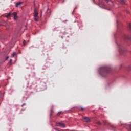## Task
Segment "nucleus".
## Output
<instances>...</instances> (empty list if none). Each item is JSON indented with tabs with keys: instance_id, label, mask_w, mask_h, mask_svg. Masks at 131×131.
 Instances as JSON below:
<instances>
[{
	"instance_id": "nucleus-11",
	"label": "nucleus",
	"mask_w": 131,
	"mask_h": 131,
	"mask_svg": "<svg viewBox=\"0 0 131 131\" xmlns=\"http://www.w3.org/2000/svg\"><path fill=\"white\" fill-rule=\"evenodd\" d=\"M121 4H123V5L125 4V2H124V0H121Z\"/></svg>"
},
{
	"instance_id": "nucleus-16",
	"label": "nucleus",
	"mask_w": 131,
	"mask_h": 131,
	"mask_svg": "<svg viewBox=\"0 0 131 131\" xmlns=\"http://www.w3.org/2000/svg\"><path fill=\"white\" fill-rule=\"evenodd\" d=\"M97 123L98 124V125H100V124H101V122H97Z\"/></svg>"
},
{
	"instance_id": "nucleus-12",
	"label": "nucleus",
	"mask_w": 131,
	"mask_h": 131,
	"mask_svg": "<svg viewBox=\"0 0 131 131\" xmlns=\"http://www.w3.org/2000/svg\"><path fill=\"white\" fill-rule=\"evenodd\" d=\"M128 29H129L130 30H131V25H130V24H129L128 27Z\"/></svg>"
},
{
	"instance_id": "nucleus-20",
	"label": "nucleus",
	"mask_w": 131,
	"mask_h": 131,
	"mask_svg": "<svg viewBox=\"0 0 131 131\" xmlns=\"http://www.w3.org/2000/svg\"><path fill=\"white\" fill-rule=\"evenodd\" d=\"M8 59H9V56H8V57H6V60H8Z\"/></svg>"
},
{
	"instance_id": "nucleus-6",
	"label": "nucleus",
	"mask_w": 131,
	"mask_h": 131,
	"mask_svg": "<svg viewBox=\"0 0 131 131\" xmlns=\"http://www.w3.org/2000/svg\"><path fill=\"white\" fill-rule=\"evenodd\" d=\"M13 15L14 20H17V19H18V16H17V12H14Z\"/></svg>"
},
{
	"instance_id": "nucleus-25",
	"label": "nucleus",
	"mask_w": 131,
	"mask_h": 131,
	"mask_svg": "<svg viewBox=\"0 0 131 131\" xmlns=\"http://www.w3.org/2000/svg\"><path fill=\"white\" fill-rule=\"evenodd\" d=\"M41 14H42V11H41Z\"/></svg>"
},
{
	"instance_id": "nucleus-4",
	"label": "nucleus",
	"mask_w": 131,
	"mask_h": 131,
	"mask_svg": "<svg viewBox=\"0 0 131 131\" xmlns=\"http://www.w3.org/2000/svg\"><path fill=\"white\" fill-rule=\"evenodd\" d=\"M57 126H61V127H65V124L61 122H59L57 123Z\"/></svg>"
},
{
	"instance_id": "nucleus-10",
	"label": "nucleus",
	"mask_w": 131,
	"mask_h": 131,
	"mask_svg": "<svg viewBox=\"0 0 131 131\" xmlns=\"http://www.w3.org/2000/svg\"><path fill=\"white\" fill-rule=\"evenodd\" d=\"M11 16V13H8L7 15H5L6 18H9Z\"/></svg>"
},
{
	"instance_id": "nucleus-21",
	"label": "nucleus",
	"mask_w": 131,
	"mask_h": 131,
	"mask_svg": "<svg viewBox=\"0 0 131 131\" xmlns=\"http://www.w3.org/2000/svg\"><path fill=\"white\" fill-rule=\"evenodd\" d=\"M128 70H131V68H130V67H129V68L128 69Z\"/></svg>"
},
{
	"instance_id": "nucleus-5",
	"label": "nucleus",
	"mask_w": 131,
	"mask_h": 131,
	"mask_svg": "<svg viewBox=\"0 0 131 131\" xmlns=\"http://www.w3.org/2000/svg\"><path fill=\"white\" fill-rule=\"evenodd\" d=\"M82 120H84L85 122H90V119L88 118L87 117H84L82 118Z\"/></svg>"
},
{
	"instance_id": "nucleus-23",
	"label": "nucleus",
	"mask_w": 131,
	"mask_h": 131,
	"mask_svg": "<svg viewBox=\"0 0 131 131\" xmlns=\"http://www.w3.org/2000/svg\"><path fill=\"white\" fill-rule=\"evenodd\" d=\"M106 2L108 3V2H109V0H106Z\"/></svg>"
},
{
	"instance_id": "nucleus-9",
	"label": "nucleus",
	"mask_w": 131,
	"mask_h": 131,
	"mask_svg": "<svg viewBox=\"0 0 131 131\" xmlns=\"http://www.w3.org/2000/svg\"><path fill=\"white\" fill-rule=\"evenodd\" d=\"M15 56H17V53H16L15 52L13 53L11 55V57H15Z\"/></svg>"
},
{
	"instance_id": "nucleus-19",
	"label": "nucleus",
	"mask_w": 131,
	"mask_h": 131,
	"mask_svg": "<svg viewBox=\"0 0 131 131\" xmlns=\"http://www.w3.org/2000/svg\"><path fill=\"white\" fill-rule=\"evenodd\" d=\"M12 60L10 59V62H9V63H10V64H11V63H12Z\"/></svg>"
},
{
	"instance_id": "nucleus-7",
	"label": "nucleus",
	"mask_w": 131,
	"mask_h": 131,
	"mask_svg": "<svg viewBox=\"0 0 131 131\" xmlns=\"http://www.w3.org/2000/svg\"><path fill=\"white\" fill-rule=\"evenodd\" d=\"M103 124H104V125H110V122L108 121H103Z\"/></svg>"
},
{
	"instance_id": "nucleus-14",
	"label": "nucleus",
	"mask_w": 131,
	"mask_h": 131,
	"mask_svg": "<svg viewBox=\"0 0 131 131\" xmlns=\"http://www.w3.org/2000/svg\"><path fill=\"white\" fill-rule=\"evenodd\" d=\"M125 38H126V39H129V37L126 36Z\"/></svg>"
},
{
	"instance_id": "nucleus-13",
	"label": "nucleus",
	"mask_w": 131,
	"mask_h": 131,
	"mask_svg": "<svg viewBox=\"0 0 131 131\" xmlns=\"http://www.w3.org/2000/svg\"><path fill=\"white\" fill-rule=\"evenodd\" d=\"M23 45L24 46H26V41L25 40L23 41Z\"/></svg>"
},
{
	"instance_id": "nucleus-24",
	"label": "nucleus",
	"mask_w": 131,
	"mask_h": 131,
	"mask_svg": "<svg viewBox=\"0 0 131 131\" xmlns=\"http://www.w3.org/2000/svg\"><path fill=\"white\" fill-rule=\"evenodd\" d=\"M55 129L56 130H58V129H57V128H55Z\"/></svg>"
},
{
	"instance_id": "nucleus-15",
	"label": "nucleus",
	"mask_w": 131,
	"mask_h": 131,
	"mask_svg": "<svg viewBox=\"0 0 131 131\" xmlns=\"http://www.w3.org/2000/svg\"><path fill=\"white\" fill-rule=\"evenodd\" d=\"M53 113H54V111H53V110H51V115H52V114H53Z\"/></svg>"
},
{
	"instance_id": "nucleus-22",
	"label": "nucleus",
	"mask_w": 131,
	"mask_h": 131,
	"mask_svg": "<svg viewBox=\"0 0 131 131\" xmlns=\"http://www.w3.org/2000/svg\"><path fill=\"white\" fill-rule=\"evenodd\" d=\"M60 113H61L60 112L58 113L57 114V115H60Z\"/></svg>"
},
{
	"instance_id": "nucleus-2",
	"label": "nucleus",
	"mask_w": 131,
	"mask_h": 131,
	"mask_svg": "<svg viewBox=\"0 0 131 131\" xmlns=\"http://www.w3.org/2000/svg\"><path fill=\"white\" fill-rule=\"evenodd\" d=\"M38 12L37 11V10L36 8L34 9V19L36 22H37L38 21Z\"/></svg>"
},
{
	"instance_id": "nucleus-8",
	"label": "nucleus",
	"mask_w": 131,
	"mask_h": 131,
	"mask_svg": "<svg viewBox=\"0 0 131 131\" xmlns=\"http://www.w3.org/2000/svg\"><path fill=\"white\" fill-rule=\"evenodd\" d=\"M22 5V2H19L16 4V6L17 7H19V6H21Z\"/></svg>"
},
{
	"instance_id": "nucleus-17",
	"label": "nucleus",
	"mask_w": 131,
	"mask_h": 131,
	"mask_svg": "<svg viewBox=\"0 0 131 131\" xmlns=\"http://www.w3.org/2000/svg\"><path fill=\"white\" fill-rule=\"evenodd\" d=\"M81 110L82 111H83V110H84V108H83V107H81Z\"/></svg>"
},
{
	"instance_id": "nucleus-1",
	"label": "nucleus",
	"mask_w": 131,
	"mask_h": 131,
	"mask_svg": "<svg viewBox=\"0 0 131 131\" xmlns=\"http://www.w3.org/2000/svg\"><path fill=\"white\" fill-rule=\"evenodd\" d=\"M111 72V69L108 67H102L100 68L99 73L102 77H107L108 73Z\"/></svg>"
},
{
	"instance_id": "nucleus-18",
	"label": "nucleus",
	"mask_w": 131,
	"mask_h": 131,
	"mask_svg": "<svg viewBox=\"0 0 131 131\" xmlns=\"http://www.w3.org/2000/svg\"><path fill=\"white\" fill-rule=\"evenodd\" d=\"M129 127L130 128V130L131 131V125H129Z\"/></svg>"
},
{
	"instance_id": "nucleus-3",
	"label": "nucleus",
	"mask_w": 131,
	"mask_h": 131,
	"mask_svg": "<svg viewBox=\"0 0 131 131\" xmlns=\"http://www.w3.org/2000/svg\"><path fill=\"white\" fill-rule=\"evenodd\" d=\"M125 52V49L123 47H122L121 45H119V53L120 54V55H122L123 53Z\"/></svg>"
}]
</instances>
